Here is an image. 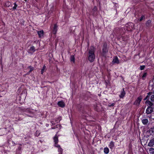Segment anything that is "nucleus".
<instances>
[{"label":"nucleus","mask_w":154,"mask_h":154,"mask_svg":"<svg viewBox=\"0 0 154 154\" xmlns=\"http://www.w3.org/2000/svg\"><path fill=\"white\" fill-rule=\"evenodd\" d=\"M95 48L93 47H91L89 50L88 59L91 62H93L95 59Z\"/></svg>","instance_id":"1"},{"label":"nucleus","mask_w":154,"mask_h":154,"mask_svg":"<svg viewBox=\"0 0 154 154\" xmlns=\"http://www.w3.org/2000/svg\"><path fill=\"white\" fill-rule=\"evenodd\" d=\"M24 112L29 114H27L28 116L30 117H32L34 116V110L29 108H27L24 109L23 110Z\"/></svg>","instance_id":"2"},{"label":"nucleus","mask_w":154,"mask_h":154,"mask_svg":"<svg viewBox=\"0 0 154 154\" xmlns=\"http://www.w3.org/2000/svg\"><path fill=\"white\" fill-rule=\"evenodd\" d=\"M93 107L94 109L98 112L100 111L102 108L101 105L99 103H94L93 105Z\"/></svg>","instance_id":"3"},{"label":"nucleus","mask_w":154,"mask_h":154,"mask_svg":"<svg viewBox=\"0 0 154 154\" xmlns=\"http://www.w3.org/2000/svg\"><path fill=\"white\" fill-rule=\"evenodd\" d=\"M142 98L141 96H140L137 98L134 103V104L137 106H139L140 102L141 101Z\"/></svg>","instance_id":"4"},{"label":"nucleus","mask_w":154,"mask_h":154,"mask_svg":"<svg viewBox=\"0 0 154 154\" xmlns=\"http://www.w3.org/2000/svg\"><path fill=\"white\" fill-rule=\"evenodd\" d=\"M153 111V108L150 106H148L146 111V113L147 114H150L152 113Z\"/></svg>","instance_id":"5"},{"label":"nucleus","mask_w":154,"mask_h":154,"mask_svg":"<svg viewBox=\"0 0 154 154\" xmlns=\"http://www.w3.org/2000/svg\"><path fill=\"white\" fill-rule=\"evenodd\" d=\"M9 131L6 129V128L0 129V133L1 135H3L7 134Z\"/></svg>","instance_id":"6"},{"label":"nucleus","mask_w":154,"mask_h":154,"mask_svg":"<svg viewBox=\"0 0 154 154\" xmlns=\"http://www.w3.org/2000/svg\"><path fill=\"white\" fill-rule=\"evenodd\" d=\"M148 146L149 147H152L154 145V138H151L148 143Z\"/></svg>","instance_id":"7"},{"label":"nucleus","mask_w":154,"mask_h":154,"mask_svg":"<svg viewBox=\"0 0 154 154\" xmlns=\"http://www.w3.org/2000/svg\"><path fill=\"white\" fill-rule=\"evenodd\" d=\"M112 62L113 63L119 64V61L117 57L115 56L113 57Z\"/></svg>","instance_id":"8"},{"label":"nucleus","mask_w":154,"mask_h":154,"mask_svg":"<svg viewBox=\"0 0 154 154\" xmlns=\"http://www.w3.org/2000/svg\"><path fill=\"white\" fill-rule=\"evenodd\" d=\"M54 142V146L55 145H58L57 143L58 142V137L56 134L53 137Z\"/></svg>","instance_id":"9"},{"label":"nucleus","mask_w":154,"mask_h":154,"mask_svg":"<svg viewBox=\"0 0 154 154\" xmlns=\"http://www.w3.org/2000/svg\"><path fill=\"white\" fill-rule=\"evenodd\" d=\"M57 105L62 108L64 107L65 106V103L62 101H59L57 103Z\"/></svg>","instance_id":"10"},{"label":"nucleus","mask_w":154,"mask_h":154,"mask_svg":"<svg viewBox=\"0 0 154 154\" xmlns=\"http://www.w3.org/2000/svg\"><path fill=\"white\" fill-rule=\"evenodd\" d=\"M58 29V26L56 24H55L54 26L53 30H52V33L55 34L57 32Z\"/></svg>","instance_id":"11"},{"label":"nucleus","mask_w":154,"mask_h":154,"mask_svg":"<svg viewBox=\"0 0 154 154\" xmlns=\"http://www.w3.org/2000/svg\"><path fill=\"white\" fill-rule=\"evenodd\" d=\"M35 51V47L32 46L30 47V49L28 50V52L29 53L32 54Z\"/></svg>","instance_id":"12"},{"label":"nucleus","mask_w":154,"mask_h":154,"mask_svg":"<svg viewBox=\"0 0 154 154\" xmlns=\"http://www.w3.org/2000/svg\"><path fill=\"white\" fill-rule=\"evenodd\" d=\"M103 53H106L108 51L107 45L104 44H103Z\"/></svg>","instance_id":"13"},{"label":"nucleus","mask_w":154,"mask_h":154,"mask_svg":"<svg viewBox=\"0 0 154 154\" xmlns=\"http://www.w3.org/2000/svg\"><path fill=\"white\" fill-rule=\"evenodd\" d=\"M55 146L58 148V152H59V154H62L63 149L60 147V145H56Z\"/></svg>","instance_id":"14"},{"label":"nucleus","mask_w":154,"mask_h":154,"mask_svg":"<svg viewBox=\"0 0 154 154\" xmlns=\"http://www.w3.org/2000/svg\"><path fill=\"white\" fill-rule=\"evenodd\" d=\"M142 122L144 125H146L149 123V121L147 119L144 118L142 120Z\"/></svg>","instance_id":"15"},{"label":"nucleus","mask_w":154,"mask_h":154,"mask_svg":"<svg viewBox=\"0 0 154 154\" xmlns=\"http://www.w3.org/2000/svg\"><path fill=\"white\" fill-rule=\"evenodd\" d=\"M122 90V91L121 92L119 96V97L121 98H123L125 94V92L124 90V88H123Z\"/></svg>","instance_id":"16"},{"label":"nucleus","mask_w":154,"mask_h":154,"mask_svg":"<svg viewBox=\"0 0 154 154\" xmlns=\"http://www.w3.org/2000/svg\"><path fill=\"white\" fill-rule=\"evenodd\" d=\"M37 33L39 37L41 38L43 37L44 35V32L43 30L38 31Z\"/></svg>","instance_id":"17"},{"label":"nucleus","mask_w":154,"mask_h":154,"mask_svg":"<svg viewBox=\"0 0 154 154\" xmlns=\"http://www.w3.org/2000/svg\"><path fill=\"white\" fill-rule=\"evenodd\" d=\"M151 134L154 135V126L151 127L149 130Z\"/></svg>","instance_id":"18"},{"label":"nucleus","mask_w":154,"mask_h":154,"mask_svg":"<svg viewBox=\"0 0 154 154\" xmlns=\"http://www.w3.org/2000/svg\"><path fill=\"white\" fill-rule=\"evenodd\" d=\"M114 143L112 141L111 142L109 145V147L110 148L112 149L114 147Z\"/></svg>","instance_id":"19"},{"label":"nucleus","mask_w":154,"mask_h":154,"mask_svg":"<svg viewBox=\"0 0 154 154\" xmlns=\"http://www.w3.org/2000/svg\"><path fill=\"white\" fill-rule=\"evenodd\" d=\"M146 103L149 106L151 107L153 105V103L151 102L150 101L148 100H146Z\"/></svg>","instance_id":"20"},{"label":"nucleus","mask_w":154,"mask_h":154,"mask_svg":"<svg viewBox=\"0 0 154 154\" xmlns=\"http://www.w3.org/2000/svg\"><path fill=\"white\" fill-rule=\"evenodd\" d=\"M149 152L150 154H154V148H149Z\"/></svg>","instance_id":"21"},{"label":"nucleus","mask_w":154,"mask_h":154,"mask_svg":"<svg viewBox=\"0 0 154 154\" xmlns=\"http://www.w3.org/2000/svg\"><path fill=\"white\" fill-rule=\"evenodd\" d=\"M109 150L107 147H105L104 149V152L106 154H107L109 152Z\"/></svg>","instance_id":"22"},{"label":"nucleus","mask_w":154,"mask_h":154,"mask_svg":"<svg viewBox=\"0 0 154 154\" xmlns=\"http://www.w3.org/2000/svg\"><path fill=\"white\" fill-rule=\"evenodd\" d=\"M56 122H57V119H53L51 121V124H52V125H55L56 124L55 123Z\"/></svg>","instance_id":"23"},{"label":"nucleus","mask_w":154,"mask_h":154,"mask_svg":"<svg viewBox=\"0 0 154 154\" xmlns=\"http://www.w3.org/2000/svg\"><path fill=\"white\" fill-rule=\"evenodd\" d=\"M147 75V73L146 72H144L142 78V79L144 80L145 79V78H146Z\"/></svg>","instance_id":"24"},{"label":"nucleus","mask_w":154,"mask_h":154,"mask_svg":"<svg viewBox=\"0 0 154 154\" xmlns=\"http://www.w3.org/2000/svg\"><path fill=\"white\" fill-rule=\"evenodd\" d=\"M151 21L150 20H148L147 21L146 23V25L147 26H149L151 24Z\"/></svg>","instance_id":"25"},{"label":"nucleus","mask_w":154,"mask_h":154,"mask_svg":"<svg viewBox=\"0 0 154 154\" xmlns=\"http://www.w3.org/2000/svg\"><path fill=\"white\" fill-rule=\"evenodd\" d=\"M152 93L149 92L148 94V95L144 99V100H146L148 99L149 98L150 96L151 95Z\"/></svg>","instance_id":"26"},{"label":"nucleus","mask_w":154,"mask_h":154,"mask_svg":"<svg viewBox=\"0 0 154 154\" xmlns=\"http://www.w3.org/2000/svg\"><path fill=\"white\" fill-rule=\"evenodd\" d=\"M46 66L45 65H44L43 67V68H42V70H41V74H43V73L44 72V71L46 69Z\"/></svg>","instance_id":"27"},{"label":"nucleus","mask_w":154,"mask_h":154,"mask_svg":"<svg viewBox=\"0 0 154 154\" xmlns=\"http://www.w3.org/2000/svg\"><path fill=\"white\" fill-rule=\"evenodd\" d=\"M11 5V3L10 2H6L5 5L8 7H9Z\"/></svg>","instance_id":"28"},{"label":"nucleus","mask_w":154,"mask_h":154,"mask_svg":"<svg viewBox=\"0 0 154 154\" xmlns=\"http://www.w3.org/2000/svg\"><path fill=\"white\" fill-rule=\"evenodd\" d=\"M14 6L13 7V9L14 10L16 9L17 7V5L15 2L14 3Z\"/></svg>","instance_id":"29"},{"label":"nucleus","mask_w":154,"mask_h":154,"mask_svg":"<svg viewBox=\"0 0 154 154\" xmlns=\"http://www.w3.org/2000/svg\"><path fill=\"white\" fill-rule=\"evenodd\" d=\"M70 60L71 61H72L73 62H74L75 61V58L73 56H71V57L70 58Z\"/></svg>","instance_id":"30"},{"label":"nucleus","mask_w":154,"mask_h":154,"mask_svg":"<svg viewBox=\"0 0 154 154\" xmlns=\"http://www.w3.org/2000/svg\"><path fill=\"white\" fill-rule=\"evenodd\" d=\"M145 67V66L144 65L140 66V70H143Z\"/></svg>","instance_id":"31"},{"label":"nucleus","mask_w":154,"mask_h":154,"mask_svg":"<svg viewBox=\"0 0 154 154\" xmlns=\"http://www.w3.org/2000/svg\"><path fill=\"white\" fill-rule=\"evenodd\" d=\"M145 17L144 15H142L141 18L139 19V21H141Z\"/></svg>","instance_id":"32"},{"label":"nucleus","mask_w":154,"mask_h":154,"mask_svg":"<svg viewBox=\"0 0 154 154\" xmlns=\"http://www.w3.org/2000/svg\"><path fill=\"white\" fill-rule=\"evenodd\" d=\"M29 68L30 69V70L29 72H30L33 70V69L32 68V67L31 66H29Z\"/></svg>","instance_id":"33"},{"label":"nucleus","mask_w":154,"mask_h":154,"mask_svg":"<svg viewBox=\"0 0 154 154\" xmlns=\"http://www.w3.org/2000/svg\"><path fill=\"white\" fill-rule=\"evenodd\" d=\"M22 149V147H21V146H19L18 147V149L19 150H21Z\"/></svg>","instance_id":"34"},{"label":"nucleus","mask_w":154,"mask_h":154,"mask_svg":"<svg viewBox=\"0 0 154 154\" xmlns=\"http://www.w3.org/2000/svg\"><path fill=\"white\" fill-rule=\"evenodd\" d=\"M97 7H94L93 9V10L94 11H95L97 10Z\"/></svg>","instance_id":"35"},{"label":"nucleus","mask_w":154,"mask_h":154,"mask_svg":"<svg viewBox=\"0 0 154 154\" xmlns=\"http://www.w3.org/2000/svg\"><path fill=\"white\" fill-rule=\"evenodd\" d=\"M114 105V103H112L110 105H109V106H113Z\"/></svg>","instance_id":"36"},{"label":"nucleus","mask_w":154,"mask_h":154,"mask_svg":"<svg viewBox=\"0 0 154 154\" xmlns=\"http://www.w3.org/2000/svg\"><path fill=\"white\" fill-rule=\"evenodd\" d=\"M130 24L131 25V26H132L133 25V23H130Z\"/></svg>","instance_id":"37"},{"label":"nucleus","mask_w":154,"mask_h":154,"mask_svg":"<svg viewBox=\"0 0 154 154\" xmlns=\"http://www.w3.org/2000/svg\"><path fill=\"white\" fill-rule=\"evenodd\" d=\"M55 127H52V128H51V129H55Z\"/></svg>","instance_id":"38"},{"label":"nucleus","mask_w":154,"mask_h":154,"mask_svg":"<svg viewBox=\"0 0 154 154\" xmlns=\"http://www.w3.org/2000/svg\"><path fill=\"white\" fill-rule=\"evenodd\" d=\"M46 126L48 127V124H46Z\"/></svg>","instance_id":"39"}]
</instances>
